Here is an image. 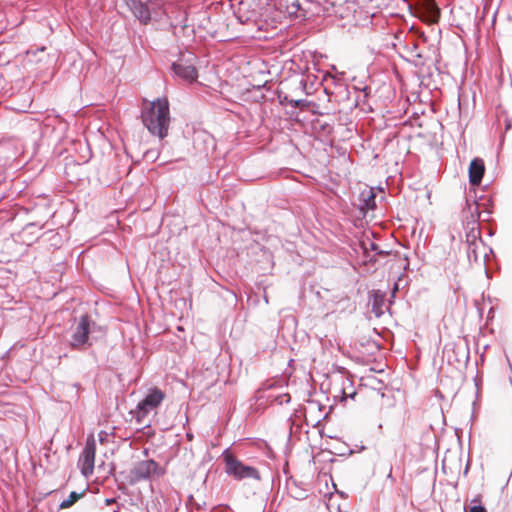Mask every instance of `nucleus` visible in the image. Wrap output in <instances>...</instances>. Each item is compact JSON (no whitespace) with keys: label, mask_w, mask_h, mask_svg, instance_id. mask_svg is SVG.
Instances as JSON below:
<instances>
[{"label":"nucleus","mask_w":512,"mask_h":512,"mask_svg":"<svg viewBox=\"0 0 512 512\" xmlns=\"http://www.w3.org/2000/svg\"><path fill=\"white\" fill-rule=\"evenodd\" d=\"M192 503V495H189L187 498V504Z\"/></svg>","instance_id":"nucleus-35"},{"label":"nucleus","mask_w":512,"mask_h":512,"mask_svg":"<svg viewBox=\"0 0 512 512\" xmlns=\"http://www.w3.org/2000/svg\"><path fill=\"white\" fill-rule=\"evenodd\" d=\"M388 478L393 479L391 472L388 474Z\"/></svg>","instance_id":"nucleus-37"},{"label":"nucleus","mask_w":512,"mask_h":512,"mask_svg":"<svg viewBox=\"0 0 512 512\" xmlns=\"http://www.w3.org/2000/svg\"><path fill=\"white\" fill-rule=\"evenodd\" d=\"M411 57L422 58V54L418 51V44L415 41L407 43L405 46Z\"/></svg>","instance_id":"nucleus-25"},{"label":"nucleus","mask_w":512,"mask_h":512,"mask_svg":"<svg viewBox=\"0 0 512 512\" xmlns=\"http://www.w3.org/2000/svg\"><path fill=\"white\" fill-rule=\"evenodd\" d=\"M485 173V164L483 159L475 157L471 160L468 168L469 183L472 186L480 185Z\"/></svg>","instance_id":"nucleus-13"},{"label":"nucleus","mask_w":512,"mask_h":512,"mask_svg":"<svg viewBox=\"0 0 512 512\" xmlns=\"http://www.w3.org/2000/svg\"><path fill=\"white\" fill-rule=\"evenodd\" d=\"M386 293L381 290H373L370 302H371V311L374 315L379 318L384 314V306H385Z\"/></svg>","instance_id":"nucleus-18"},{"label":"nucleus","mask_w":512,"mask_h":512,"mask_svg":"<svg viewBox=\"0 0 512 512\" xmlns=\"http://www.w3.org/2000/svg\"><path fill=\"white\" fill-rule=\"evenodd\" d=\"M353 88L357 92L354 105L356 107H362V109H365V105L367 104L368 98L370 97L371 88L367 85L359 88L354 86Z\"/></svg>","instance_id":"nucleus-19"},{"label":"nucleus","mask_w":512,"mask_h":512,"mask_svg":"<svg viewBox=\"0 0 512 512\" xmlns=\"http://www.w3.org/2000/svg\"><path fill=\"white\" fill-rule=\"evenodd\" d=\"M194 86L195 85H204V83L199 79V73L198 70L194 67Z\"/></svg>","instance_id":"nucleus-31"},{"label":"nucleus","mask_w":512,"mask_h":512,"mask_svg":"<svg viewBox=\"0 0 512 512\" xmlns=\"http://www.w3.org/2000/svg\"><path fill=\"white\" fill-rule=\"evenodd\" d=\"M312 125L314 130L322 132L325 135H329L333 131V125L331 123L320 119L315 120Z\"/></svg>","instance_id":"nucleus-21"},{"label":"nucleus","mask_w":512,"mask_h":512,"mask_svg":"<svg viewBox=\"0 0 512 512\" xmlns=\"http://www.w3.org/2000/svg\"><path fill=\"white\" fill-rule=\"evenodd\" d=\"M188 512H191V511H188Z\"/></svg>","instance_id":"nucleus-40"},{"label":"nucleus","mask_w":512,"mask_h":512,"mask_svg":"<svg viewBox=\"0 0 512 512\" xmlns=\"http://www.w3.org/2000/svg\"><path fill=\"white\" fill-rule=\"evenodd\" d=\"M360 244H361V247H362L363 252L365 254V258H366V262L367 263H371V264L376 263V261H377L376 255L387 256L389 254V251H385V250L380 249L378 244H376L373 241H370V240L362 241Z\"/></svg>","instance_id":"nucleus-17"},{"label":"nucleus","mask_w":512,"mask_h":512,"mask_svg":"<svg viewBox=\"0 0 512 512\" xmlns=\"http://www.w3.org/2000/svg\"><path fill=\"white\" fill-rule=\"evenodd\" d=\"M464 512H487L481 502V495H476L470 502V507L464 509Z\"/></svg>","instance_id":"nucleus-22"},{"label":"nucleus","mask_w":512,"mask_h":512,"mask_svg":"<svg viewBox=\"0 0 512 512\" xmlns=\"http://www.w3.org/2000/svg\"><path fill=\"white\" fill-rule=\"evenodd\" d=\"M291 401V396L288 393L278 394L273 397L272 402L279 405L288 404Z\"/></svg>","instance_id":"nucleus-26"},{"label":"nucleus","mask_w":512,"mask_h":512,"mask_svg":"<svg viewBox=\"0 0 512 512\" xmlns=\"http://www.w3.org/2000/svg\"><path fill=\"white\" fill-rule=\"evenodd\" d=\"M335 1L334 0H322V7L323 11L326 13L335 12L333 8L335 7Z\"/></svg>","instance_id":"nucleus-29"},{"label":"nucleus","mask_w":512,"mask_h":512,"mask_svg":"<svg viewBox=\"0 0 512 512\" xmlns=\"http://www.w3.org/2000/svg\"><path fill=\"white\" fill-rule=\"evenodd\" d=\"M216 30L210 20V14L207 10H200L194 12V41L196 37L201 40L206 39L207 36L213 37Z\"/></svg>","instance_id":"nucleus-8"},{"label":"nucleus","mask_w":512,"mask_h":512,"mask_svg":"<svg viewBox=\"0 0 512 512\" xmlns=\"http://www.w3.org/2000/svg\"><path fill=\"white\" fill-rule=\"evenodd\" d=\"M164 398L165 394L160 389H151L144 399L137 404L136 408L131 411L136 422L140 425L148 426L147 416L152 412H156Z\"/></svg>","instance_id":"nucleus-2"},{"label":"nucleus","mask_w":512,"mask_h":512,"mask_svg":"<svg viewBox=\"0 0 512 512\" xmlns=\"http://www.w3.org/2000/svg\"><path fill=\"white\" fill-rule=\"evenodd\" d=\"M223 460L225 462V472L232 476L236 480L242 479H260L259 471L250 465L244 464L241 460L237 459L233 454L226 449L223 454Z\"/></svg>","instance_id":"nucleus-4"},{"label":"nucleus","mask_w":512,"mask_h":512,"mask_svg":"<svg viewBox=\"0 0 512 512\" xmlns=\"http://www.w3.org/2000/svg\"><path fill=\"white\" fill-rule=\"evenodd\" d=\"M306 0H280L279 10L295 20H304L307 17Z\"/></svg>","instance_id":"nucleus-11"},{"label":"nucleus","mask_w":512,"mask_h":512,"mask_svg":"<svg viewBox=\"0 0 512 512\" xmlns=\"http://www.w3.org/2000/svg\"><path fill=\"white\" fill-rule=\"evenodd\" d=\"M308 105V102L306 99H292V108H298V107H306Z\"/></svg>","instance_id":"nucleus-30"},{"label":"nucleus","mask_w":512,"mask_h":512,"mask_svg":"<svg viewBox=\"0 0 512 512\" xmlns=\"http://www.w3.org/2000/svg\"><path fill=\"white\" fill-rule=\"evenodd\" d=\"M478 243H470L467 245V257L469 262L477 263L479 261V256L477 253Z\"/></svg>","instance_id":"nucleus-24"},{"label":"nucleus","mask_w":512,"mask_h":512,"mask_svg":"<svg viewBox=\"0 0 512 512\" xmlns=\"http://www.w3.org/2000/svg\"><path fill=\"white\" fill-rule=\"evenodd\" d=\"M127 4L133 15L143 24L160 17L162 13H167L163 10L162 0H128Z\"/></svg>","instance_id":"nucleus-3"},{"label":"nucleus","mask_w":512,"mask_h":512,"mask_svg":"<svg viewBox=\"0 0 512 512\" xmlns=\"http://www.w3.org/2000/svg\"><path fill=\"white\" fill-rule=\"evenodd\" d=\"M216 147L212 134L203 129L194 128V150L203 158H206Z\"/></svg>","instance_id":"nucleus-10"},{"label":"nucleus","mask_w":512,"mask_h":512,"mask_svg":"<svg viewBox=\"0 0 512 512\" xmlns=\"http://www.w3.org/2000/svg\"><path fill=\"white\" fill-rule=\"evenodd\" d=\"M193 505H194V508H196V506H198V504L195 501L193 502Z\"/></svg>","instance_id":"nucleus-38"},{"label":"nucleus","mask_w":512,"mask_h":512,"mask_svg":"<svg viewBox=\"0 0 512 512\" xmlns=\"http://www.w3.org/2000/svg\"><path fill=\"white\" fill-rule=\"evenodd\" d=\"M115 502H116V499H115V498H107V499L105 500V504H106L107 506L112 505V504H113V503H115Z\"/></svg>","instance_id":"nucleus-32"},{"label":"nucleus","mask_w":512,"mask_h":512,"mask_svg":"<svg viewBox=\"0 0 512 512\" xmlns=\"http://www.w3.org/2000/svg\"><path fill=\"white\" fill-rule=\"evenodd\" d=\"M172 71L178 79L192 83V65L190 58L186 57L185 54H180L178 61L172 64Z\"/></svg>","instance_id":"nucleus-12"},{"label":"nucleus","mask_w":512,"mask_h":512,"mask_svg":"<svg viewBox=\"0 0 512 512\" xmlns=\"http://www.w3.org/2000/svg\"><path fill=\"white\" fill-rule=\"evenodd\" d=\"M188 18L187 13L184 12V17L182 20H176L175 22H172V26L174 27L175 31L180 28L181 30H185L188 27Z\"/></svg>","instance_id":"nucleus-27"},{"label":"nucleus","mask_w":512,"mask_h":512,"mask_svg":"<svg viewBox=\"0 0 512 512\" xmlns=\"http://www.w3.org/2000/svg\"><path fill=\"white\" fill-rule=\"evenodd\" d=\"M96 454V442L93 435L87 438L86 444L79 458L81 472L84 476H89L94 470V460Z\"/></svg>","instance_id":"nucleus-9"},{"label":"nucleus","mask_w":512,"mask_h":512,"mask_svg":"<svg viewBox=\"0 0 512 512\" xmlns=\"http://www.w3.org/2000/svg\"><path fill=\"white\" fill-rule=\"evenodd\" d=\"M355 395H356V393H355V392H352V393L349 395V397L353 398Z\"/></svg>","instance_id":"nucleus-36"},{"label":"nucleus","mask_w":512,"mask_h":512,"mask_svg":"<svg viewBox=\"0 0 512 512\" xmlns=\"http://www.w3.org/2000/svg\"><path fill=\"white\" fill-rule=\"evenodd\" d=\"M287 489L290 495L296 500H304L309 496L310 485L294 478L287 480Z\"/></svg>","instance_id":"nucleus-14"},{"label":"nucleus","mask_w":512,"mask_h":512,"mask_svg":"<svg viewBox=\"0 0 512 512\" xmlns=\"http://www.w3.org/2000/svg\"><path fill=\"white\" fill-rule=\"evenodd\" d=\"M467 472H468V466H466L464 473L466 474Z\"/></svg>","instance_id":"nucleus-39"},{"label":"nucleus","mask_w":512,"mask_h":512,"mask_svg":"<svg viewBox=\"0 0 512 512\" xmlns=\"http://www.w3.org/2000/svg\"><path fill=\"white\" fill-rule=\"evenodd\" d=\"M234 14L237 20L242 24L255 21L257 16V13L255 11L242 12L241 9H239L237 12H234Z\"/></svg>","instance_id":"nucleus-20"},{"label":"nucleus","mask_w":512,"mask_h":512,"mask_svg":"<svg viewBox=\"0 0 512 512\" xmlns=\"http://www.w3.org/2000/svg\"><path fill=\"white\" fill-rule=\"evenodd\" d=\"M341 394H342V395H341V400L343 401V400H345V399H346V397H347V395L345 394L344 389H341Z\"/></svg>","instance_id":"nucleus-33"},{"label":"nucleus","mask_w":512,"mask_h":512,"mask_svg":"<svg viewBox=\"0 0 512 512\" xmlns=\"http://www.w3.org/2000/svg\"><path fill=\"white\" fill-rule=\"evenodd\" d=\"M469 209L471 211V217H472V224L473 227L470 229V231L467 233V245L470 243H482L481 237H480V230L477 227H474V225H478V220L480 217V212L478 208V204L476 202L473 203V205H468Z\"/></svg>","instance_id":"nucleus-16"},{"label":"nucleus","mask_w":512,"mask_h":512,"mask_svg":"<svg viewBox=\"0 0 512 512\" xmlns=\"http://www.w3.org/2000/svg\"><path fill=\"white\" fill-rule=\"evenodd\" d=\"M292 99L289 95L287 94H284L282 92H280L278 94V100H279V103L282 105V106H291L292 104Z\"/></svg>","instance_id":"nucleus-28"},{"label":"nucleus","mask_w":512,"mask_h":512,"mask_svg":"<svg viewBox=\"0 0 512 512\" xmlns=\"http://www.w3.org/2000/svg\"><path fill=\"white\" fill-rule=\"evenodd\" d=\"M91 324L92 322L88 315H82L79 318L78 323L72 330L69 340V346L72 349H82L86 344L91 345L88 343Z\"/></svg>","instance_id":"nucleus-6"},{"label":"nucleus","mask_w":512,"mask_h":512,"mask_svg":"<svg viewBox=\"0 0 512 512\" xmlns=\"http://www.w3.org/2000/svg\"><path fill=\"white\" fill-rule=\"evenodd\" d=\"M359 210L363 215L376 208V191L370 187L360 192L358 196Z\"/></svg>","instance_id":"nucleus-15"},{"label":"nucleus","mask_w":512,"mask_h":512,"mask_svg":"<svg viewBox=\"0 0 512 512\" xmlns=\"http://www.w3.org/2000/svg\"><path fill=\"white\" fill-rule=\"evenodd\" d=\"M164 474L163 468L154 460L137 462L129 473L130 484H136L145 480H153Z\"/></svg>","instance_id":"nucleus-5"},{"label":"nucleus","mask_w":512,"mask_h":512,"mask_svg":"<svg viewBox=\"0 0 512 512\" xmlns=\"http://www.w3.org/2000/svg\"><path fill=\"white\" fill-rule=\"evenodd\" d=\"M82 496V494L80 493H77L75 491H72L68 498L63 500L61 503H60V508L61 509H66V508H69L71 507L74 503H76L80 497Z\"/></svg>","instance_id":"nucleus-23"},{"label":"nucleus","mask_w":512,"mask_h":512,"mask_svg":"<svg viewBox=\"0 0 512 512\" xmlns=\"http://www.w3.org/2000/svg\"><path fill=\"white\" fill-rule=\"evenodd\" d=\"M141 118L143 125L154 136L163 139L168 134L170 125L169 102L166 97L153 101L143 100Z\"/></svg>","instance_id":"nucleus-1"},{"label":"nucleus","mask_w":512,"mask_h":512,"mask_svg":"<svg viewBox=\"0 0 512 512\" xmlns=\"http://www.w3.org/2000/svg\"><path fill=\"white\" fill-rule=\"evenodd\" d=\"M324 92L328 96L330 102H341L349 99L350 91L348 86L334 76L325 79Z\"/></svg>","instance_id":"nucleus-7"},{"label":"nucleus","mask_w":512,"mask_h":512,"mask_svg":"<svg viewBox=\"0 0 512 512\" xmlns=\"http://www.w3.org/2000/svg\"><path fill=\"white\" fill-rule=\"evenodd\" d=\"M186 436L189 440H192V438H193L192 432H190V431H187Z\"/></svg>","instance_id":"nucleus-34"}]
</instances>
